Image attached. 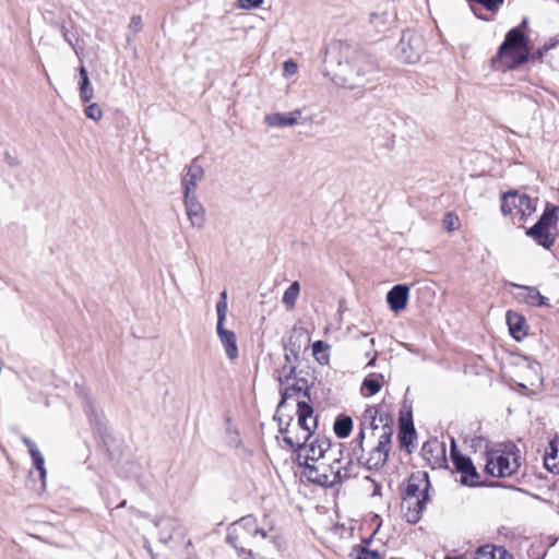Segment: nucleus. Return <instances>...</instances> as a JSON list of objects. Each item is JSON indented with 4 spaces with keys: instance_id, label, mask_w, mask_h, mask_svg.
I'll return each instance as SVG.
<instances>
[{
    "instance_id": "f257e3e1",
    "label": "nucleus",
    "mask_w": 559,
    "mask_h": 559,
    "mask_svg": "<svg viewBox=\"0 0 559 559\" xmlns=\"http://www.w3.org/2000/svg\"><path fill=\"white\" fill-rule=\"evenodd\" d=\"M377 72V63L365 51L340 43L328 50L324 61V75L343 88L364 87Z\"/></svg>"
},
{
    "instance_id": "f03ea898",
    "label": "nucleus",
    "mask_w": 559,
    "mask_h": 559,
    "mask_svg": "<svg viewBox=\"0 0 559 559\" xmlns=\"http://www.w3.org/2000/svg\"><path fill=\"white\" fill-rule=\"evenodd\" d=\"M277 538L278 532L267 515L261 521L252 515L243 516L230 525L227 535L241 559H255L252 548L275 546Z\"/></svg>"
},
{
    "instance_id": "7ed1b4c3",
    "label": "nucleus",
    "mask_w": 559,
    "mask_h": 559,
    "mask_svg": "<svg viewBox=\"0 0 559 559\" xmlns=\"http://www.w3.org/2000/svg\"><path fill=\"white\" fill-rule=\"evenodd\" d=\"M353 472V460L343 457L342 453L341 455L329 456L328 460L311 463V466H307L302 474L313 484L331 487L348 479Z\"/></svg>"
},
{
    "instance_id": "20e7f679",
    "label": "nucleus",
    "mask_w": 559,
    "mask_h": 559,
    "mask_svg": "<svg viewBox=\"0 0 559 559\" xmlns=\"http://www.w3.org/2000/svg\"><path fill=\"white\" fill-rule=\"evenodd\" d=\"M155 525L159 531L162 549L157 556L160 557V559H182L188 555L190 540H186L175 519L162 518L155 522Z\"/></svg>"
},
{
    "instance_id": "39448f33",
    "label": "nucleus",
    "mask_w": 559,
    "mask_h": 559,
    "mask_svg": "<svg viewBox=\"0 0 559 559\" xmlns=\"http://www.w3.org/2000/svg\"><path fill=\"white\" fill-rule=\"evenodd\" d=\"M530 39L521 27L508 32L498 49L497 57L506 69L513 70L530 61Z\"/></svg>"
},
{
    "instance_id": "423d86ee",
    "label": "nucleus",
    "mask_w": 559,
    "mask_h": 559,
    "mask_svg": "<svg viewBox=\"0 0 559 559\" xmlns=\"http://www.w3.org/2000/svg\"><path fill=\"white\" fill-rule=\"evenodd\" d=\"M393 429L384 425L382 432L376 439V443L371 445L368 452L361 444L360 451L356 449V442H350V454L348 459H354L358 464L365 466L367 469H380L388 461L389 452L391 450V439Z\"/></svg>"
},
{
    "instance_id": "0eeeda50",
    "label": "nucleus",
    "mask_w": 559,
    "mask_h": 559,
    "mask_svg": "<svg viewBox=\"0 0 559 559\" xmlns=\"http://www.w3.org/2000/svg\"><path fill=\"white\" fill-rule=\"evenodd\" d=\"M384 425L393 429V419L386 413L381 412L378 406L367 407L360 417L359 432L352 441L356 442L357 451H360L368 429L371 430V438H378Z\"/></svg>"
},
{
    "instance_id": "6e6552de",
    "label": "nucleus",
    "mask_w": 559,
    "mask_h": 559,
    "mask_svg": "<svg viewBox=\"0 0 559 559\" xmlns=\"http://www.w3.org/2000/svg\"><path fill=\"white\" fill-rule=\"evenodd\" d=\"M343 453L342 445L332 447L328 439H314L311 442L304 444L297 452V463L304 467L311 466V463H317L321 460H328L329 456Z\"/></svg>"
},
{
    "instance_id": "1a4fd4ad",
    "label": "nucleus",
    "mask_w": 559,
    "mask_h": 559,
    "mask_svg": "<svg viewBox=\"0 0 559 559\" xmlns=\"http://www.w3.org/2000/svg\"><path fill=\"white\" fill-rule=\"evenodd\" d=\"M520 467L519 457L511 452L491 450L487 452L485 469L493 477H509Z\"/></svg>"
},
{
    "instance_id": "9d476101",
    "label": "nucleus",
    "mask_w": 559,
    "mask_h": 559,
    "mask_svg": "<svg viewBox=\"0 0 559 559\" xmlns=\"http://www.w3.org/2000/svg\"><path fill=\"white\" fill-rule=\"evenodd\" d=\"M533 200L519 191H509L501 197V211L503 215H510L513 219L522 222L535 211Z\"/></svg>"
},
{
    "instance_id": "9b49d317",
    "label": "nucleus",
    "mask_w": 559,
    "mask_h": 559,
    "mask_svg": "<svg viewBox=\"0 0 559 559\" xmlns=\"http://www.w3.org/2000/svg\"><path fill=\"white\" fill-rule=\"evenodd\" d=\"M557 206L547 205L538 222L526 230V235L546 249H549L555 242V236L549 229L557 223Z\"/></svg>"
},
{
    "instance_id": "f8f14e48",
    "label": "nucleus",
    "mask_w": 559,
    "mask_h": 559,
    "mask_svg": "<svg viewBox=\"0 0 559 559\" xmlns=\"http://www.w3.org/2000/svg\"><path fill=\"white\" fill-rule=\"evenodd\" d=\"M424 51L425 41L423 35L412 29L403 32L397 44V52L405 62L415 63L419 61Z\"/></svg>"
},
{
    "instance_id": "ddd939ff",
    "label": "nucleus",
    "mask_w": 559,
    "mask_h": 559,
    "mask_svg": "<svg viewBox=\"0 0 559 559\" xmlns=\"http://www.w3.org/2000/svg\"><path fill=\"white\" fill-rule=\"evenodd\" d=\"M295 366H290L288 369L284 368L283 371L278 374L277 379L282 386V400L278 406H282L288 399H292L298 395L299 393H304L305 396H308L306 380H297L292 385L289 384V380L295 374Z\"/></svg>"
},
{
    "instance_id": "4468645a",
    "label": "nucleus",
    "mask_w": 559,
    "mask_h": 559,
    "mask_svg": "<svg viewBox=\"0 0 559 559\" xmlns=\"http://www.w3.org/2000/svg\"><path fill=\"white\" fill-rule=\"evenodd\" d=\"M452 462L455 469L461 473V484L465 486H477L480 483V476L476 471L472 460L452 450Z\"/></svg>"
},
{
    "instance_id": "2eb2a0df",
    "label": "nucleus",
    "mask_w": 559,
    "mask_h": 559,
    "mask_svg": "<svg viewBox=\"0 0 559 559\" xmlns=\"http://www.w3.org/2000/svg\"><path fill=\"white\" fill-rule=\"evenodd\" d=\"M183 203L191 225L199 229L203 228L205 225V210L195 193L183 194Z\"/></svg>"
},
{
    "instance_id": "dca6fc26",
    "label": "nucleus",
    "mask_w": 559,
    "mask_h": 559,
    "mask_svg": "<svg viewBox=\"0 0 559 559\" xmlns=\"http://www.w3.org/2000/svg\"><path fill=\"white\" fill-rule=\"evenodd\" d=\"M429 487L430 483L427 473H414L408 478L403 498H421L424 495H428Z\"/></svg>"
},
{
    "instance_id": "f3484780",
    "label": "nucleus",
    "mask_w": 559,
    "mask_h": 559,
    "mask_svg": "<svg viewBox=\"0 0 559 559\" xmlns=\"http://www.w3.org/2000/svg\"><path fill=\"white\" fill-rule=\"evenodd\" d=\"M428 501V495L421 498H403L402 510L406 521L411 524L417 523Z\"/></svg>"
},
{
    "instance_id": "a211bd4d",
    "label": "nucleus",
    "mask_w": 559,
    "mask_h": 559,
    "mask_svg": "<svg viewBox=\"0 0 559 559\" xmlns=\"http://www.w3.org/2000/svg\"><path fill=\"white\" fill-rule=\"evenodd\" d=\"M204 178V169L199 163L198 158H194L188 167V171L182 179L183 194H193L198 185Z\"/></svg>"
},
{
    "instance_id": "6ab92c4d",
    "label": "nucleus",
    "mask_w": 559,
    "mask_h": 559,
    "mask_svg": "<svg viewBox=\"0 0 559 559\" xmlns=\"http://www.w3.org/2000/svg\"><path fill=\"white\" fill-rule=\"evenodd\" d=\"M297 414L298 420L294 424V428L297 430H302L308 432L311 436L312 430L317 426V419L313 418V409L312 407L305 401H298L297 403Z\"/></svg>"
},
{
    "instance_id": "aec40b11",
    "label": "nucleus",
    "mask_w": 559,
    "mask_h": 559,
    "mask_svg": "<svg viewBox=\"0 0 559 559\" xmlns=\"http://www.w3.org/2000/svg\"><path fill=\"white\" fill-rule=\"evenodd\" d=\"M280 433L283 436V441L292 449L299 450L304 444H306L311 436L308 435L307 430H297L292 426L290 423H287L286 427H282L280 424Z\"/></svg>"
},
{
    "instance_id": "412c9836",
    "label": "nucleus",
    "mask_w": 559,
    "mask_h": 559,
    "mask_svg": "<svg viewBox=\"0 0 559 559\" xmlns=\"http://www.w3.org/2000/svg\"><path fill=\"white\" fill-rule=\"evenodd\" d=\"M511 286L520 288L522 290L515 296L520 302H525L528 306L533 307L550 306L549 299L543 296L536 287L522 286L514 283H512Z\"/></svg>"
},
{
    "instance_id": "4be33fe9",
    "label": "nucleus",
    "mask_w": 559,
    "mask_h": 559,
    "mask_svg": "<svg viewBox=\"0 0 559 559\" xmlns=\"http://www.w3.org/2000/svg\"><path fill=\"white\" fill-rule=\"evenodd\" d=\"M394 22V15L386 10L371 12L368 20L370 28L379 35L386 33Z\"/></svg>"
},
{
    "instance_id": "5701e85b",
    "label": "nucleus",
    "mask_w": 559,
    "mask_h": 559,
    "mask_svg": "<svg viewBox=\"0 0 559 559\" xmlns=\"http://www.w3.org/2000/svg\"><path fill=\"white\" fill-rule=\"evenodd\" d=\"M217 336L225 349L229 360L238 357L237 336L234 331L224 328V324H216Z\"/></svg>"
},
{
    "instance_id": "b1692460",
    "label": "nucleus",
    "mask_w": 559,
    "mask_h": 559,
    "mask_svg": "<svg viewBox=\"0 0 559 559\" xmlns=\"http://www.w3.org/2000/svg\"><path fill=\"white\" fill-rule=\"evenodd\" d=\"M409 288L406 285H395L386 294V301L394 312L406 308L408 301Z\"/></svg>"
},
{
    "instance_id": "393cba45",
    "label": "nucleus",
    "mask_w": 559,
    "mask_h": 559,
    "mask_svg": "<svg viewBox=\"0 0 559 559\" xmlns=\"http://www.w3.org/2000/svg\"><path fill=\"white\" fill-rule=\"evenodd\" d=\"M301 111L296 109L289 114H269L264 117V123L273 128L293 127L298 122Z\"/></svg>"
},
{
    "instance_id": "a878e982",
    "label": "nucleus",
    "mask_w": 559,
    "mask_h": 559,
    "mask_svg": "<svg viewBox=\"0 0 559 559\" xmlns=\"http://www.w3.org/2000/svg\"><path fill=\"white\" fill-rule=\"evenodd\" d=\"M22 441L27 447L29 455L33 460V465L39 474V478L41 480V488H45L47 471L45 467L44 455L40 453L36 444L27 436H23Z\"/></svg>"
},
{
    "instance_id": "bb28decb",
    "label": "nucleus",
    "mask_w": 559,
    "mask_h": 559,
    "mask_svg": "<svg viewBox=\"0 0 559 559\" xmlns=\"http://www.w3.org/2000/svg\"><path fill=\"white\" fill-rule=\"evenodd\" d=\"M506 319L511 336L516 341L523 340L527 334L525 318L518 312L509 310Z\"/></svg>"
},
{
    "instance_id": "cd10ccee",
    "label": "nucleus",
    "mask_w": 559,
    "mask_h": 559,
    "mask_svg": "<svg viewBox=\"0 0 559 559\" xmlns=\"http://www.w3.org/2000/svg\"><path fill=\"white\" fill-rule=\"evenodd\" d=\"M474 559H513V557L502 547L486 545L475 551Z\"/></svg>"
},
{
    "instance_id": "c85d7f7f",
    "label": "nucleus",
    "mask_w": 559,
    "mask_h": 559,
    "mask_svg": "<svg viewBox=\"0 0 559 559\" xmlns=\"http://www.w3.org/2000/svg\"><path fill=\"white\" fill-rule=\"evenodd\" d=\"M81 82H80V98L83 103H88L94 96V90L91 86L88 73L85 67L79 69Z\"/></svg>"
},
{
    "instance_id": "c756f323",
    "label": "nucleus",
    "mask_w": 559,
    "mask_h": 559,
    "mask_svg": "<svg viewBox=\"0 0 559 559\" xmlns=\"http://www.w3.org/2000/svg\"><path fill=\"white\" fill-rule=\"evenodd\" d=\"M523 369H525L526 380L530 385H535L536 383H542V374L540 370L542 367L539 362L537 361H530L528 359H525V365L523 366Z\"/></svg>"
},
{
    "instance_id": "7c9ffc66",
    "label": "nucleus",
    "mask_w": 559,
    "mask_h": 559,
    "mask_svg": "<svg viewBox=\"0 0 559 559\" xmlns=\"http://www.w3.org/2000/svg\"><path fill=\"white\" fill-rule=\"evenodd\" d=\"M558 453L559 450L556 447L555 442H550L549 451H547L544 456V465L549 472L559 474Z\"/></svg>"
},
{
    "instance_id": "2f4dec72",
    "label": "nucleus",
    "mask_w": 559,
    "mask_h": 559,
    "mask_svg": "<svg viewBox=\"0 0 559 559\" xmlns=\"http://www.w3.org/2000/svg\"><path fill=\"white\" fill-rule=\"evenodd\" d=\"M299 293L300 284L297 281L293 282L292 285L284 292L282 301L287 310H293L295 308Z\"/></svg>"
},
{
    "instance_id": "473e14b6",
    "label": "nucleus",
    "mask_w": 559,
    "mask_h": 559,
    "mask_svg": "<svg viewBox=\"0 0 559 559\" xmlns=\"http://www.w3.org/2000/svg\"><path fill=\"white\" fill-rule=\"evenodd\" d=\"M330 345L323 341H316L312 344V355L316 360L321 365H326L330 359L329 355Z\"/></svg>"
},
{
    "instance_id": "72a5a7b5",
    "label": "nucleus",
    "mask_w": 559,
    "mask_h": 559,
    "mask_svg": "<svg viewBox=\"0 0 559 559\" xmlns=\"http://www.w3.org/2000/svg\"><path fill=\"white\" fill-rule=\"evenodd\" d=\"M353 428V420L348 416L340 417L334 423V431L340 438H347Z\"/></svg>"
},
{
    "instance_id": "f704fd0d",
    "label": "nucleus",
    "mask_w": 559,
    "mask_h": 559,
    "mask_svg": "<svg viewBox=\"0 0 559 559\" xmlns=\"http://www.w3.org/2000/svg\"><path fill=\"white\" fill-rule=\"evenodd\" d=\"M360 390L364 396L369 397L377 394L381 390V383L376 378V376L372 374L362 381Z\"/></svg>"
},
{
    "instance_id": "c9c22d12",
    "label": "nucleus",
    "mask_w": 559,
    "mask_h": 559,
    "mask_svg": "<svg viewBox=\"0 0 559 559\" xmlns=\"http://www.w3.org/2000/svg\"><path fill=\"white\" fill-rule=\"evenodd\" d=\"M415 433L416 431L412 423L401 421L400 441L402 445L407 447L415 437Z\"/></svg>"
},
{
    "instance_id": "e433bc0d",
    "label": "nucleus",
    "mask_w": 559,
    "mask_h": 559,
    "mask_svg": "<svg viewBox=\"0 0 559 559\" xmlns=\"http://www.w3.org/2000/svg\"><path fill=\"white\" fill-rule=\"evenodd\" d=\"M354 559H382L378 551L369 550L362 546H356L350 552Z\"/></svg>"
},
{
    "instance_id": "4c0bfd02",
    "label": "nucleus",
    "mask_w": 559,
    "mask_h": 559,
    "mask_svg": "<svg viewBox=\"0 0 559 559\" xmlns=\"http://www.w3.org/2000/svg\"><path fill=\"white\" fill-rule=\"evenodd\" d=\"M85 115L87 118L98 121L103 117V110L96 103H93L85 108Z\"/></svg>"
},
{
    "instance_id": "58836bf2",
    "label": "nucleus",
    "mask_w": 559,
    "mask_h": 559,
    "mask_svg": "<svg viewBox=\"0 0 559 559\" xmlns=\"http://www.w3.org/2000/svg\"><path fill=\"white\" fill-rule=\"evenodd\" d=\"M443 226L448 231H453L459 227V218L453 213H447L443 217Z\"/></svg>"
},
{
    "instance_id": "ea45409f",
    "label": "nucleus",
    "mask_w": 559,
    "mask_h": 559,
    "mask_svg": "<svg viewBox=\"0 0 559 559\" xmlns=\"http://www.w3.org/2000/svg\"><path fill=\"white\" fill-rule=\"evenodd\" d=\"M227 302L217 301L216 304V312H217V324H224L227 316Z\"/></svg>"
},
{
    "instance_id": "a19ab883",
    "label": "nucleus",
    "mask_w": 559,
    "mask_h": 559,
    "mask_svg": "<svg viewBox=\"0 0 559 559\" xmlns=\"http://www.w3.org/2000/svg\"><path fill=\"white\" fill-rule=\"evenodd\" d=\"M263 0H237V7L241 10H251L261 7Z\"/></svg>"
},
{
    "instance_id": "79ce46f5",
    "label": "nucleus",
    "mask_w": 559,
    "mask_h": 559,
    "mask_svg": "<svg viewBox=\"0 0 559 559\" xmlns=\"http://www.w3.org/2000/svg\"><path fill=\"white\" fill-rule=\"evenodd\" d=\"M297 64L292 61V60H288V61H285L284 62V73L285 75H294L296 72H297Z\"/></svg>"
},
{
    "instance_id": "37998d69",
    "label": "nucleus",
    "mask_w": 559,
    "mask_h": 559,
    "mask_svg": "<svg viewBox=\"0 0 559 559\" xmlns=\"http://www.w3.org/2000/svg\"><path fill=\"white\" fill-rule=\"evenodd\" d=\"M546 52H547V47L543 46V47L538 48L535 52H531L530 60L536 59V60L542 61Z\"/></svg>"
},
{
    "instance_id": "c03bdc74",
    "label": "nucleus",
    "mask_w": 559,
    "mask_h": 559,
    "mask_svg": "<svg viewBox=\"0 0 559 559\" xmlns=\"http://www.w3.org/2000/svg\"><path fill=\"white\" fill-rule=\"evenodd\" d=\"M141 24H142V21H141L140 16H132L131 22H130V28L133 29L134 32H139L141 28Z\"/></svg>"
},
{
    "instance_id": "a18cd8bd",
    "label": "nucleus",
    "mask_w": 559,
    "mask_h": 559,
    "mask_svg": "<svg viewBox=\"0 0 559 559\" xmlns=\"http://www.w3.org/2000/svg\"><path fill=\"white\" fill-rule=\"evenodd\" d=\"M432 445H435L437 448V450H439L442 454H444V449L441 445L437 444V443L436 444H425L423 447L424 454H427L428 451H431L432 450Z\"/></svg>"
},
{
    "instance_id": "49530a36",
    "label": "nucleus",
    "mask_w": 559,
    "mask_h": 559,
    "mask_svg": "<svg viewBox=\"0 0 559 559\" xmlns=\"http://www.w3.org/2000/svg\"><path fill=\"white\" fill-rule=\"evenodd\" d=\"M290 355H293L295 358H297L298 357V352H295V350L290 349L289 354L286 353L285 354V359H286L287 362H290Z\"/></svg>"
},
{
    "instance_id": "de8ad7c7",
    "label": "nucleus",
    "mask_w": 559,
    "mask_h": 559,
    "mask_svg": "<svg viewBox=\"0 0 559 559\" xmlns=\"http://www.w3.org/2000/svg\"><path fill=\"white\" fill-rule=\"evenodd\" d=\"M219 301L227 302V292L223 290L219 295Z\"/></svg>"
},
{
    "instance_id": "09e8293b",
    "label": "nucleus",
    "mask_w": 559,
    "mask_h": 559,
    "mask_svg": "<svg viewBox=\"0 0 559 559\" xmlns=\"http://www.w3.org/2000/svg\"><path fill=\"white\" fill-rule=\"evenodd\" d=\"M556 46V43L555 41H549L547 44L544 45V47H547V51H549L550 49H552L554 47Z\"/></svg>"
},
{
    "instance_id": "8fccbe9b",
    "label": "nucleus",
    "mask_w": 559,
    "mask_h": 559,
    "mask_svg": "<svg viewBox=\"0 0 559 559\" xmlns=\"http://www.w3.org/2000/svg\"><path fill=\"white\" fill-rule=\"evenodd\" d=\"M527 26V19H523L522 23L518 26V27H521V29L523 31V27H526Z\"/></svg>"
},
{
    "instance_id": "3c124183",
    "label": "nucleus",
    "mask_w": 559,
    "mask_h": 559,
    "mask_svg": "<svg viewBox=\"0 0 559 559\" xmlns=\"http://www.w3.org/2000/svg\"><path fill=\"white\" fill-rule=\"evenodd\" d=\"M7 160L9 162L10 165H14V159L11 158L10 154H7Z\"/></svg>"
},
{
    "instance_id": "603ef678",
    "label": "nucleus",
    "mask_w": 559,
    "mask_h": 559,
    "mask_svg": "<svg viewBox=\"0 0 559 559\" xmlns=\"http://www.w3.org/2000/svg\"><path fill=\"white\" fill-rule=\"evenodd\" d=\"M126 506V501H122L120 504H119V508H122Z\"/></svg>"
},
{
    "instance_id": "864d4df0",
    "label": "nucleus",
    "mask_w": 559,
    "mask_h": 559,
    "mask_svg": "<svg viewBox=\"0 0 559 559\" xmlns=\"http://www.w3.org/2000/svg\"><path fill=\"white\" fill-rule=\"evenodd\" d=\"M520 385H521V386H523V388H527V385H528V384H526V383H520Z\"/></svg>"
},
{
    "instance_id": "5fc2aeb1",
    "label": "nucleus",
    "mask_w": 559,
    "mask_h": 559,
    "mask_svg": "<svg viewBox=\"0 0 559 559\" xmlns=\"http://www.w3.org/2000/svg\"><path fill=\"white\" fill-rule=\"evenodd\" d=\"M559 2V0H557Z\"/></svg>"
}]
</instances>
